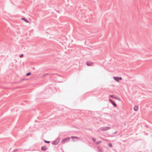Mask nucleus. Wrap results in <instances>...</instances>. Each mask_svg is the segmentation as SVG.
<instances>
[{"mask_svg": "<svg viewBox=\"0 0 152 152\" xmlns=\"http://www.w3.org/2000/svg\"><path fill=\"white\" fill-rule=\"evenodd\" d=\"M70 137H67L65 138L62 140V144H64L66 142H68L70 140Z\"/></svg>", "mask_w": 152, "mask_h": 152, "instance_id": "f257e3e1", "label": "nucleus"}, {"mask_svg": "<svg viewBox=\"0 0 152 152\" xmlns=\"http://www.w3.org/2000/svg\"><path fill=\"white\" fill-rule=\"evenodd\" d=\"M60 139V137H58L56 140L52 142V144L54 145H57L58 144L59 142Z\"/></svg>", "mask_w": 152, "mask_h": 152, "instance_id": "f03ea898", "label": "nucleus"}, {"mask_svg": "<svg viewBox=\"0 0 152 152\" xmlns=\"http://www.w3.org/2000/svg\"><path fill=\"white\" fill-rule=\"evenodd\" d=\"M113 78L117 82H119V80H122V78L121 77H113Z\"/></svg>", "mask_w": 152, "mask_h": 152, "instance_id": "7ed1b4c3", "label": "nucleus"}, {"mask_svg": "<svg viewBox=\"0 0 152 152\" xmlns=\"http://www.w3.org/2000/svg\"><path fill=\"white\" fill-rule=\"evenodd\" d=\"M110 96L111 98H113L117 100H118L119 101H121L120 99L119 98L115 96V95H110Z\"/></svg>", "mask_w": 152, "mask_h": 152, "instance_id": "20e7f679", "label": "nucleus"}, {"mask_svg": "<svg viewBox=\"0 0 152 152\" xmlns=\"http://www.w3.org/2000/svg\"><path fill=\"white\" fill-rule=\"evenodd\" d=\"M109 101L111 102V103L113 105L114 107H117L116 104H115V102L113 101V100L111 99H109Z\"/></svg>", "mask_w": 152, "mask_h": 152, "instance_id": "39448f33", "label": "nucleus"}, {"mask_svg": "<svg viewBox=\"0 0 152 152\" xmlns=\"http://www.w3.org/2000/svg\"><path fill=\"white\" fill-rule=\"evenodd\" d=\"M110 129V127L109 126L105 127L102 128V130L103 131L107 130Z\"/></svg>", "mask_w": 152, "mask_h": 152, "instance_id": "423d86ee", "label": "nucleus"}, {"mask_svg": "<svg viewBox=\"0 0 152 152\" xmlns=\"http://www.w3.org/2000/svg\"><path fill=\"white\" fill-rule=\"evenodd\" d=\"M48 149V148L45 145L42 146L41 148V149L43 151H45Z\"/></svg>", "mask_w": 152, "mask_h": 152, "instance_id": "0eeeda50", "label": "nucleus"}, {"mask_svg": "<svg viewBox=\"0 0 152 152\" xmlns=\"http://www.w3.org/2000/svg\"><path fill=\"white\" fill-rule=\"evenodd\" d=\"M86 64L88 66H90L93 64V63L89 61H87Z\"/></svg>", "mask_w": 152, "mask_h": 152, "instance_id": "6e6552de", "label": "nucleus"}, {"mask_svg": "<svg viewBox=\"0 0 152 152\" xmlns=\"http://www.w3.org/2000/svg\"><path fill=\"white\" fill-rule=\"evenodd\" d=\"M21 20L24 21L26 23H28L29 22V21L27 20L25 18H21Z\"/></svg>", "mask_w": 152, "mask_h": 152, "instance_id": "1a4fd4ad", "label": "nucleus"}, {"mask_svg": "<svg viewBox=\"0 0 152 152\" xmlns=\"http://www.w3.org/2000/svg\"><path fill=\"white\" fill-rule=\"evenodd\" d=\"M97 149L99 152H102L103 151V150L102 148H100L99 147H97Z\"/></svg>", "mask_w": 152, "mask_h": 152, "instance_id": "9d476101", "label": "nucleus"}, {"mask_svg": "<svg viewBox=\"0 0 152 152\" xmlns=\"http://www.w3.org/2000/svg\"><path fill=\"white\" fill-rule=\"evenodd\" d=\"M134 110L135 111H137L138 110V107L137 106H135L134 107Z\"/></svg>", "mask_w": 152, "mask_h": 152, "instance_id": "9b49d317", "label": "nucleus"}, {"mask_svg": "<svg viewBox=\"0 0 152 152\" xmlns=\"http://www.w3.org/2000/svg\"><path fill=\"white\" fill-rule=\"evenodd\" d=\"M102 142V141H99L97 142H96V145H98L100 143H101Z\"/></svg>", "mask_w": 152, "mask_h": 152, "instance_id": "f8f14e48", "label": "nucleus"}, {"mask_svg": "<svg viewBox=\"0 0 152 152\" xmlns=\"http://www.w3.org/2000/svg\"><path fill=\"white\" fill-rule=\"evenodd\" d=\"M92 139L94 142L96 143V139L95 138H92Z\"/></svg>", "mask_w": 152, "mask_h": 152, "instance_id": "ddd939ff", "label": "nucleus"}, {"mask_svg": "<svg viewBox=\"0 0 152 152\" xmlns=\"http://www.w3.org/2000/svg\"><path fill=\"white\" fill-rule=\"evenodd\" d=\"M71 137L72 138H76V139H79L78 137H76V136H72Z\"/></svg>", "mask_w": 152, "mask_h": 152, "instance_id": "4468645a", "label": "nucleus"}, {"mask_svg": "<svg viewBox=\"0 0 152 152\" xmlns=\"http://www.w3.org/2000/svg\"><path fill=\"white\" fill-rule=\"evenodd\" d=\"M44 142L46 143H50V141H47L45 140H44Z\"/></svg>", "mask_w": 152, "mask_h": 152, "instance_id": "2eb2a0df", "label": "nucleus"}, {"mask_svg": "<svg viewBox=\"0 0 152 152\" xmlns=\"http://www.w3.org/2000/svg\"><path fill=\"white\" fill-rule=\"evenodd\" d=\"M31 74V72H28L27 73H26V76H28L30 75Z\"/></svg>", "mask_w": 152, "mask_h": 152, "instance_id": "dca6fc26", "label": "nucleus"}, {"mask_svg": "<svg viewBox=\"0 0 152 152\" xmlns=\"http://www.w3.org/2000/svg\"><path fill=\"white\" fill-rule=\"evenodd\" d=\"M108 146L109 147H112V145L110 143H109L108 144Z\"/></svg>", "mask_w": 152, "mask_h": 152, "instance_id": "f3484780", "label": "nucleus"}, {"mask_svg": "<svg viewBox=\"0 0 152 152\" xmlns=\"http://www.w3.org/2000/svg\"><path fill=\"white\" fill-rule=\"evenodd\" d=\"M23 54H21V55H20V58H22V57H23Z\"/></svg>", "mask_w": 152, "mask_h": 152, "instance_id": "a211bd4d", "label": "nucleus"}, {"mask_svg": "<svg viewBox=\"0 0 152 152\" xmlns=\"http://www.w3.org/2000/svg\"><path fill=\"white\" fill-rule=\"evenodd\" d=\"M18 150V149H14V150H13V151H17Z\"/></svg>", "mask_w": 152, "mask_h": 152, "instance_id": "6ab92c4d", "label": "nucleus"}, {"mask_svg": "<svg viewBox=\"0 0 152 152\" xmlns=\"http://www.w3.org/2000/svg\"><path fill=\"white\" fill-rule=\"evenodd\" d=\"M117 133V131H115L114 133L113 134H116Z\"/></svg>", "mask_w": 152, "mask_h": 152, "instance_id": "aec40b11", "label": "nucleus"}, {"mask_svg": "<svg viewBox=\"0 0 152 152\" xmlns=\"http://www.w3.org/2000/svg\"><path fill=\"white\" fill-rule=\"evenodd\" d=\"M49 74L48 73H46L45 74V75H48Z\"/></svg>", "mask_w": 152, "mask_h": 152, "instance_id": "412c9836", "label": "nucleus"}]
</instances>
